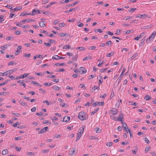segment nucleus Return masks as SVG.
Wrapping results in <instances>:
<instances>
[{"mask_svg":"<svg viewBox=\"0 0 156 156\" xmlns=\"http://www.w3.org/2000/svg\"><path fill=\"white\" fill-rule=\"evenodd\" d=\"M78 117L81 120H85L88 118L87 115L85 112H83L79 113Z\"/></svg>","mask_w":156,"mask_h":156,"instance_id":"1","label":"nucleus"},{"mask_svg":"<svg viewBox=\"0 0 156 156\" xmlns=\"http://www.w3.org/2000/svg\"><path fill=\"white\" fill-rule=\"evenodd\" d=\"M15 71L16 70L15 69L14 70V69H12L7 71L4 73L0 72V76H3L4 75H7L8 74L12 73Z\"/></svg>","mask_w":156,"mask_h":156,"instance_id":"2","label":"nucleus"},{"mask_svg":"<svg viewBox=\"0 0 156 156\" xmlns=\"http://www.w3.org/2000/svg\"><path fill=\"white\" fill-rule=\"evenodd\" d=\"M29 75V73H24L23 75H20L19 76H17L16 78V80H18L20 79H23L25 77Z\"/></svg>","mask_w":156,"mask_h":156,"instance_id":"3","label":"nucleus"},{"mask_svg":"<svg viewBox=\"0 0 156 156\" xmlns=\"http://www.w3.org/2000/svg\"><path fill=\"white\" fill-rule=\"evenodd\" d=\"M87 70L83 67H80L79 70V72L81 74H84L86 72Z\"/></svg>","mask_w":156,"mask_h":156,"instance_id":"4","label":"nucleus"},{"mask_svg":"<svg viewBox=\"0 0 156 156\" xmlns=\"http://www.w3.org/2000/svg\"><path fill=\"white\" fill-rule=\"evenodd\" d=\"M104 102H96L93 104V106L94 107L96 106H103L104 105Z\"/></svg>","mask_w":156,"mask_h":156,"instance_id":"5","label":"nucleus"},{"mask_svg":"<svg viewBox=\"0 0 156 156\" xmlns=\"http://www.w3.org/2000/svg\"><path fill=\"white\" fill-rule=\"evenodd\" d=\"M32 13H31L30 15L32 16H34L35 15L36 13H37L38 14H40V11L38 9H34L32 12Z\"/></svg>","mask_w":156,"mask_h":156,"instance_id":"6","label":"nucleus"},{"mask_svg":"<svg viewBox=\"0 0 156 156\" xmlns=\"http://www.w3.org/2000/svg\"><path fill=\"white\" fill-rule=\"evenodd\" d=\"M22 8V6H19V7H16L14 9H12L11 11L12 12H14L16 11H18L21 9Z\"/></svg>","mask_w":156,"mask_h":156,"instance_id":"7","label":"nucleus"},{"mask_svg":"<svg viewBox=\"0 0 156 156\" xmlns=\"http://www.w3.org/2000/svg\"><path fill=\"white\" fill-rule=\"evenodd\" d=\"M65 58V57H61L59 56L58 55H55L54 56H53L52 57V58L54 59H63Z\"/></svg>","mask_w":156,"mask_h":156,"instance_id":"8","label":"nucleus"},{"mask_svg":"<svg viewBox=\"0 0 156 156\" xmlns=\"http://www.w3.org/2000/svg\"><path fill=\"white\" fill-rule=\"evenodd\" d=\"M48 129V127L47 126L44 127L43 128L41 129V131L39 132L38 134L43 133L46 131Z\"/></svg>","mask_w":156,"mask_h":156,"instance_id":"9","label":"nucleus"},{"mask_svg":"<svg viewBox=\"0 0 156 156\" xmlns=\"http://www.w3.org/2000/svg\"><path fill=\"white\" fill-rule=\"evenodd\" d=\"M70 117L69 116H65L63 119V122H68L70 119Z\"/></svg>","mask_w":156,"mask_h":156,"instance_id":"10","label":"nucleus"},{"mask_svg":"<svg viewBox=\"0 0 156 156\" xmlns=\"http://www.w3.org/2000/svg\"><path fill=\"white\" fill-rule=\"evenodd\" d=\"M138 55V54L136 53L133 55V56L128 60V62H130L132 59H133L134 58L137 57Z\"/></svg>","mask_w":156,"mask_h":156,"instance_id":"11","label":"nucleus"},{"mask_svg":"<svg viewBox=\"0 0 156 156\" xmlns=\"http://www.w3.org/2000/svg\"><path fill=\"white\" fill-rule=\"evenodd\" d=\"M75 151V149L74 148H72L69 150V154L70 155H72L74 154V153Z\"/></svg>","mask_w":156,"mask_h":156,"instance_id":"12","label":"nucleus"},{"mask_svg":"<svg viewBox=\"0 0 156 156\" xmlns=\"http://www.w3.org/2000/svg\"><path fill=\"white\" fill-rule=\"evenodd\" d=\"M111 111L112 112V113L113 115H116L118 113V111L117 109L115 108H112Z\"/></svg>","mask_w":156,"mask_h":156,"instance_id":"13","label":"nucleus"},{"mask_svg":"<svg viewBox=\"0 0 156 156\" xmlns=\"http://www.w3.org/2000/svg\"><path fill=\"white\" fill-rule=\"evenodd\" d=\"M146 15L145 14L142 15L140 14H139L138 16H135V17L136 18L139 17L140 18H146Z\"/></svg>","mask_w":156,"mask_h":156,"instance_id":"14","label":"nucleus"},{"mask_svg":"<svg viewBox=\"0 0 156 156\" xmlns=\"http://www.w3.org/2000/svg\"><path fill=\"white\" fill-rule=\"evenodd\" d=\"M34 20L31 19H27L26 20H22V22L23 23H25L26 22H29L32 21H34Z\"/></svg>","mask_w":156,"mask_h":156,"instance_id":"15","label":"nucleus"},{"mask_svg":"<svg viewBox=\"0 0 156 156\" xmlns=\"http://www.w3.org/2000/svg\"><path fill=\"white\" fill-rule=\"evenodd\" d=\"M123 118V115L122 114H120L118 118V120L119 121H122V119Z\"/></svg>","mask_w":156,"mask_h":156,"instance_id":"16","label":"nucleus"},{"mask_svg":"<svg viewBox=\"0 0 156 156\" xmlns=\"http://www.w3.org/2000/svg\"><path fill=\"white\" fill-rule=\"evenodd\" d=\"M79 22L80 20H77L76 25L79 27H81L83 26V23H80Z\"/></svg>","mask_w":156,"mask_h":156,"instance_id":"17","label":"nucleus"},{"mask_svg":"<svg viewBox=\"0 0 156 156\" xmlns=\"http://www.w3.org/2000/svg\"><path fill=\"white\" fill-rule=\"evenodd\" d=\"M81 135L82 134L81 132H79L78 133H77V135L76 138V141H77L79 140L81 137Z\"/></svg>","mask_w":156,"mask_h":156,"instance_id":"18","label":"nucleus"},{"mask_svg":"<svg viewBox=\"0 0 156 156\" xmlns=\"http://www.w3.org/2000/svg\"><path fill=\"white\" fill-rule=\"evenodd\" d=\"M156 34V32H154L150 36V38H151L152 40L153 39V38L155 37Z\"/></svg>","mask_w":156,"mask_h":156,"instance_id":"19","label":"nucleus"},{"mask_svg":"<svg viewBox=\"0 0 156 156\" xmlns=\"http://www.w3.org/2000/svg\"><path fill=\"white\" fill-rule=\"evenodd\" d=\"M71 48V46L69 44L66 45L64 46L63 47V49H69Z\"/></svg>","mask_w":156,"mask_h":156,"instance_id":"20","label":"nucleus"},{"mask_svg":"<svg viewBox=\"0 0 156 156\" xmlns=\"http://www.w3.org/2000/svg\"><path fill=\"white\" fill-rule=\"evenodd\" d=\"M94 131L96 132V133H99L101 131V129L98 127H96L94 129Z\"/></svg>","mask_w":156,"mask_h":156,"instance_id":"21","label":"nucleus"},{"mask_svg":"<svg viewBox=\"0 0 156 156\" xmlns=\"http://www.w3.org/2000/svg\"><path fill=\"white\" fill-rule=\"evenodd\" d=\"M8 153V150L7 149H4L2 152V154L5 155L6 154Z\"/></svg>","mask_w":156,"mask_h":156,"instance_id":"22","label":"nucleus"},{"mask_svg":"<svg viewBox=\"0 0 156 156\" xmlns=\"http://www.w3.org/2000/svg\"><path fill=\"white\" fill-rule=\"evenodd\" d=\"M151 97L149 95H146L145 96V97L144 98V100L146 101H147L151 99Z\"/></svg>","mask_w":156,"mask_h":156,"instance_id":"23","label":"nucleus"},{"mask_svg":"<svg viewBox=\"0 0 156 156\" xmlns=\"http://www.w3.org/2000/svg\"><path fill=\"white\" fill-rule=\"evenodd\" d=\"M52 88L55 90H58L59 89V88L57 86H54L52 87Z\"/></svg>","mask_w":156,"mask_h":156,"instance_id":"24","label":"nucleus"},{"mask_svg":"<svg viewBox=\"0 0 156 156\" xmlns=\"http://www.w3.org/2000/svg\"><path fill=\"white\" fill-rule=\"evenodd\" d=\"M65 65V63H56L55 64V65L57 66H63Z\"/></svg>","mask_w":156,"mask_h":156,"instance_id":"25","label":"nucleus"},{"mask_svg":"<svg viewBox=\"0 0 156 156\" xmlns=\"http://www.w3.org/2000/svg\"><path fill=\"white\" fill-rule=\"evenodd\" d=\"M114 53L111 52L110 53H108L107 54V56L108 57H111V56L113 55Z\"/></svg>","mask_w":156,"mask_h":156,"instance_id":"26","label":"nucleus"},{"mask_svg":"<svg viewBox=\"0 0 156 156\" xmlns=\"http://www.w3.org/2000/svg\"><path fill=\"white\" fill-rule=\"evenodd\" d=\"M122 75H121V73L120 75L119 76V78L118 79V80H119L118 84H119V83L121 81V80L123 77L122 76Z\"/></svg>","mask_w":156,"mask_h":156,"instance_id":"27","label":"nucleus"},{"mask_svg":"<svg viewBox=\"0 0 156 156\" xmlns=\"http://www.w3.org/2000/svg\"><path fill=\"white\" fill-rule=\"evenodd\" d=\"M39 25L41 27H43L44 26L45 24L44 23V22L42 21L39 23Z\"/></svg>","mask_w":156,"mask_h":156,"instance_id":"28","label":"nucleus"},{"mask_svg":"<svg viewBox=\"0 0 156 156\" xmlns=\"http://www.w3.org/2000/svg\"><path fill=\"white\" fill-rule=\"evenodd\" d=\"M92 57L90 56H88V57H85L83 59V60H88L89 59H91Z\"/></svg>","mask_w":156,"mask_h":156,"instance_id":"29","label":"nucleus"},{"mask_svg":"<svg viewBox=\"0 0 156 156\" xmlns=\"http://www.w3.org/2000/svg\"><path fill=\"white\" fill-rule=\"evenodd\" d=\"M151 147H147L145 148V152L147 153V152L150 149Z\"/></svg>","mask_w":156,"mask_h":156,"instance_id":"30","label":"nucleus"},{"mask_svg":"<svg viewBox=\"0 0 156 156\" xmlns=\"http://www.w3.org/2000/svg\"><path fill=\"white\" fill-rule=\"evenodd\" d=\"M40 32L42 33L45 34L47 35H48L49 33L47 31L44 30H41Z\"/></svg>","mask_w":156,"mask_h":156,"instance_id":"31","label":"nucleus"},{"mask_svg":"<svg viewBox=\"0 0 156 156\" xmlns=\"http://www.w3.org/2000/svg\"><path fill=\"white\" fill-rule=\"evenodd\" d=\"M74 10H75V9H70L69 10L65 11L64 12L66 13H69L70 12H71L72 11H73Z\"/></svg>","mask_w":156,"mask_h":156,"instance_id":"32","label":"nucleus"},{"mask_svg":"<svg viewBox=\"0 0 156 156\" xmlns=\"http://www.w3.org/2000/svg\"><path fill=\"white\" fill-rule=\"evenodd\" d=\"M4 16L1 15L0 16V22L2 23L3 21L5 19L4 18Z\"/></svg>","mask_w":156,"mask_h":156,"instance_id":"33","label":"nucleus"},{"mask_svg":"<svg viewBox=\"0 0 156 156\" xmlns=\"http://www.w3.org/2000/svg\"><path fill=\"white\" fill-rule=\"evenodd\" d=\"M78 55H76L75 56H74L72 58V60L76 61L77 60V58Z\"/></svg>","mask_w":156,"mask_h":156,"instance_id":"34","label":"nucleus"},{"mask_svg":"<svg viewBox=\"0 0 156 156\" xmlns=\"http://www.w3.org/2000/svg\"><path fill=\"white\" fill-rule=\"evenodd\" d=\"M99 109V108H96L94 111L91 112V115L94 114L98 111Z\"/></svg>","mask_w":156,"mask_h":156,"instance_id":"35","label":"nucleus"},{"mask_svg":"<svg viewBox=\"0 0 156 156\" xmlns=\"http://www.w3.org/2000/svg\"><path fill=\"white\" fill-rule=\"evenodd\" d=\"M19 103L23 106L27 105L26 103H23L21 100L19 101Z\"/></svg>","mask_w":156,"mask_h":156,"instance_id":"36","label":"nucleus"},{"mask_svg":"<svg viewBox=\"0 0 156 156\" xmlns=\"http://www.w3.org/2000/svg\"><path fill=\"white\" fill-rule=\"evenodd\" d=\"M37 55L34 56V59L35 60L37 58H41L42 57V56L41 55H40L37 56Z\"/></svg>","mask_w":156,"mask_h":156,"instance_id":"37","label":"nucleus"},{"mask_svg":"<svg viewBox=\"0 0 156 156\" xmlns=\"http://www.w3.org/2000/svg\"><path fill=\"white\" fill-rule=\"evenodd\" d=\"M111 118L113 120H115L116 121L118 120V118L117 117H114L112 116H111Z\"/></svg>","mask_w":156,"mask_h":156,"instance_id":"38","label":"nucleus"},{"mask_svg":"<svg viewBox=\"0 0 156 156\" xmlns=\"http://www.w3.org/2000/svg\"><path fill=\"white\" fill-rule=\"evenodd\" d=\"M56 3V2H51L47 6V7L46 8H49L50 6H51V5L53 4H55V3Z\"/></svg>","mask_w":156,"mask_h":156,"instance_id":"39","label":"nucleus"},{"mask_svg":"<svg viewBox=\"0 0 156 156\" xmlns=\"http://www.w3.org/2000/svg\"><path fill=\"white\" fill-rule=\"evenodd\" d=\"M136 150H133L132 151V152L133 154H136V153L137 151V149H138V147H136Z\"/></svg>","mask_w":156,"mask_h":156,"instance_id":"40","label":"nucleus"},{"mask_svg":"<svg viewBox=\"0 0 156 156\" xmlns=\"http://www.w3.org/2000/svg\"><path fill=\"white\" fill-rule=\"evenodd\" d=\"M43 103H46L47 105H49L51 104V103H49L48 101V100H45L44 101H43Z\"/></svg>","mask_w":156,"mask_h":156,"instance_id":"41","label":"nucleus"},{"mask_svg":"<svg viewBox=\"0 0 156 156\" xmlns=\"http://www.w3.org/2000/svg\"><path fill=\"white\" fill-rule=\"evenodd\" d=\"M113 144V143L112 142H108V143L107 144L106 146L108 147H109L112 145Z\"/></svg>","mask_w":156,"mask_h":156,"instance_id":"42","label":"nucleus"},{"mask_svg":"<svg viewBox=\"0 0 156 156\" xmlns=\"http://www.w3.org/2000/svg\"><path fill=\"white\" fill-rule=\"evenodd\" d=\"M112 44V43L111 41H108L106 42V44L108 46H111Z\"/></svg>","mask_w":156,"mask_h":156,"instance_id":"43","label":"nucleus"},{"mask_svg":"<svg viewBox=\"0 0 156 156\" xmlns=\"http://www.w3.org/2000/svg\"><path fill=\"white\" fill-rule=\"evenodd\" d=\"M144 140L147 144H149L150 143V141L147 138V137H146L144 139Z\"/></svg>","mask_w":156,"mask_h":156,"instance_id":"44","label":"nucleus"},{"mask_svg":"<svg viewBox=\"0 0 156 156\" xmlns=\"http://www.w3.org/2000/svg\"><path fill=\"white\" fill-rule=\"evenodd\" d=\"M35 74H36L37 76H42L44 75V73H41V74L40 73H39L35 72Z\"/></svg>","mask_w":156,"mask_h":156,"instance_id":"45","label":"nucleus"},{"mask_svg":"<svg viewBox=\"0 0 156 156\" xmlns=\"http://www.w3.org/2000/svg\"><path fill=\"white\" fill-rule=\"evenodd\" d=\"M131 9L130 10H128L129 11V12H133V11H135L136 10V8H131Z\"/></svg>","mask_w":156,"mask_h":156,"instance_id":"46","label":"nucleus"},{"mask_svg":"<svg viewBox=\"0 0 156 156\" xmlns=\"http://www.w3.org/2000/svg\"><path fill=\"white\" fill-rule=\"evenodd\" d=\"M79 130L80 131V132H81V134H82L84 128L83 127H81L80 128Z\"/></svg>","mask_w":156,"mask_h":156,"instance_id":"47","label":"nucleus"},{"mask_svg":"<svg viewBox=\"0 0 156 156\" xmlns=\"http://www.w3.org/2000/svg\"><path fill=\"white\" fill-rule=\"evenodd\" d=\"M77 50L80 49V51L85 50V49L83 47H79L76 49Z\"/></svg>","mask_w":156,"mask_h":156,"instance_id":"48","label":"nucleus"},{"mask_svg":"<svg viewBox=\"0 0 156 156\" xmlns=\"http://www.w3.org/2000/svg\"><path fill=\"white\" fill-rule=\"evenodd\" d=\"M44 44L47 46H50L51 45V43L45 42L44 43Z\"/></svg>","mask_w":156,"mask_h":156,"instance_id":"49","label":"nucleus"},{"mask_svg":"<svg viewBox=\"0 0 156 156\" xmlns=\"http://www.w3.org/2000/svg\"><path fill=\"white\" fill-rule=\"evenodd\" d=\"M52 84H53V83H44V86H47V85L51 86V85H52Z\"/></svg>","mask_w":156,"mask_h":156,"instance_id":"50","label":"nucleus"},{"mask_svg":"<svg viewBox=\"0 0 156 156\" xmlns=\"http://www.w3.org/2000/svg\"><path fill=\"white\" fill-rule=\"evenodd\" d=\"M13 38V37L11 36V37H7L6 38V39L8 40H9L11 39H12Z\"/></svg>","mask_w":156,"mask_h":156,"instance_id":"51","label":"nucleus"},{"mask_svg":"<svg viewBox=\"0 0 156 156\" xmlns=\"http://www.w3.org/2000/svg\"><path fill=\"white\" fill-rule=\"evenodd\" d=\"M19 122H16L15 124H14L12 126L13 127H15L17 126V125H19Z\"/></svg>","mask_w":156,"mask_h":156,"instance_id":"52","label":"nucleus"},{"mask_svg":"<svg viewBox=\"0 0 156 156\" xmlns=\"http://www.w3.org/2000/svg\"><path fill=\"white\" fill-rule=\"evenodd\" d=\"M27 155H29L32 156L34 155V154L32 152H28L27 153Z\"/></svg>","mask_w":156,"mask_h":156,"instance_id":"53","label":"nucleus"},{"mask_svg":"<svg viewBox=\"0 0 156 156\" xmlns=\"http://www.w3.org/2000/svg\"><path fill=\"white\" fill-rule=\"evenodd\" d=\"M128 132L129 133L130 137H133V136L132 134V133H131L130 130L129 129H128Z\"/></svg>","mask_w":156,"mask_h":156,"instance_id":"54","label":"nucleus"},{"mask_svg":"<svg viewBox=\"0 0 156 156\" xmlns=\"http://www.w3.org/2000/svg\"><path fill=\"white\" fill-rule=\"evenodd\" d=\"M25 127H26L25 126H21V125L18 126L17 127V128H19V129H22L23 128H25Z\"/></svg>","mask_w":156,"mask_h":156,"instance_id":"55","label":"nucleus"},{"mask_svg":"<svg viewBox=\"0 0 156 156\" xmlns=\"http://www.w3.org/2000/svg\"><path fill=\"white\" fill-rule=\"evenodd\" d=\"M16 26H17L20 27L22 25V24L20 23H18V22H16Z\"/></svg>","mask_w":156,"mask_h":156,"instance_id":"56","label":"nucleus"},{"mask_svg":"<svg viewBox=\"0 0 156 156\" xmlns=\"http://www.w3.org/2000/svg\"><path fill=\"white\" fill-rule=\"evenodd\" d=\"M5 7L10 9H11V10L12 11V5H7L6 6H5Z\"/></svg>","mask_w":156,"mask_h":156,"instance_id":"57","label":"nucleus"},{"mask_svg":"<svg viewBox=\"0 0 156 156\" xmlns=\"http://www.w3.org/2000/svg\"><path fill=\"white\" fill-rule=\"evenodd\" d=\"M152 40H152V39L149 37L146 40V42L148 43V42H149L150 41Z\"/></svg>","mask_w":156,"mask_h":156,"instance_id":"58","label":"nucleus"},{"mask_svg":"<svg viewBox=\"0 0 156 156\" xmlns=\"http://www.w3.org/2000/svg\"><path fill=\"white\" fill-rule=\"evenodd\" d=\"M55 77L56 76L55 75H51V76H48L47 77H49L53 79L55 78Z\"/></svg>","mask_w":156,"mask_h":156,"instance_id":"59","label":"nucleus"},{"mask_svg":"<svg viewBox=\"0 0 156 156\" xmlns=\"http://www.w3.org/2000/svg\"><path fill=\"white\" fill-rule=\"evenodd\" d=\"M49 150H43L42 151V153H48L49 152Z\"/></svg>","mask_w":156,"mask_h":156,"instance_id":"60","label":"nucleus"},{"mask_svg":"<svg viewBox=\"0 0 156 156\" xmlns=\"http://www.w3.org/2000/svg\"><path fill=\"white\" fill-rule=\"evenodd\" d=\"M65 70L64 68H62V69H59V70L57 71L58 72H64Z\"/></svg>","mask_w":156,"mask_h":156,"instance_id":"61","label":"nucleus"},{"mask_svg":"<svg viewBox=\"0 0 156 156\" xmlns=\"http://www.w3.org/2000/svg\"><path fill=\"white\" fill-rule=\"evenodd\" d=\"M58 23H59L58 20H56L53 22V23L55 25V24H57Z\"/></svg>","mask_w":156,"mask_h":156,"instance_id":"62","label":"nucleus"},{"mask_svg":"<svg viewBox=\"0 0 156 156\" xmlns=\"http://www.w3.org/2000/svg\"><path fill=\"white\" fill-rule=\"evenodd\" d=\"M106 96V94H105L103 95H101L100 96V98H104Z\"/></svg>","mask_w":156,"mask_h":156,"instance_id":"63","label":"nucleus"},{"mask_svg":"<svg viewBox=\"0 0 156 156\" xmlns=\"http://www.w3.org/2000/svg\"><path fill=\"white\" fill-rule=\"evenodd\" d=\"M52 81L55 83H58L59 82V80L58 79H53Z\"/></svg>","mask_w":156,"mask_h":156,"instance_id":"64","label":"nucleus"}]
</instances>
